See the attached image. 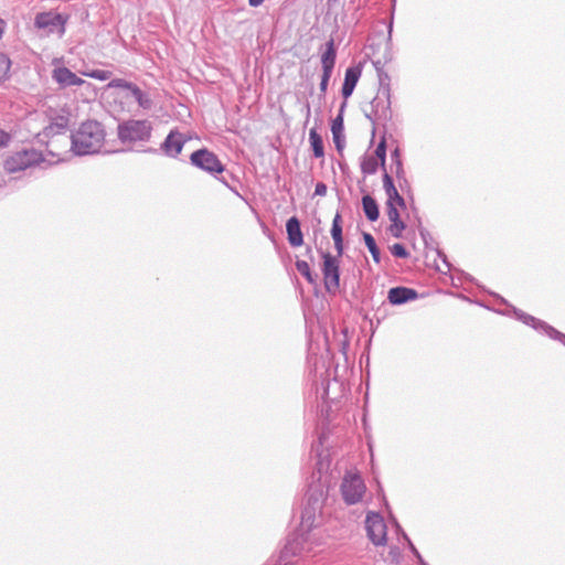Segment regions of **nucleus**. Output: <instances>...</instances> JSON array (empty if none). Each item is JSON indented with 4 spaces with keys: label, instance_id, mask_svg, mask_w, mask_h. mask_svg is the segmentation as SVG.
I'll return each instance as SVG.
<instances>
[{
    "label": "nucleus",
    "instance_id": "f257e3e1",
    "mask_svg": "<svg viewBox=\"0 0 565 565\" xmlns=\"http://www.w3.org/2000/svg\"><path fill=\"white\" fill-rule=\"evenodd\" d=\"M105 141V130L96 120L81 124L70 136L71 150L77 156H88L99 152Z\"/></svg>",
    "mask_w": 565,
    "mask_h": 565
},
{
    "label": "nucleus",
    "instance_id": "f03ea898",
    "mask_svg": "<svg viewBox=\"0 0 565 565\" xmlns=\"http://www.w3.org/2000/svg\"><path fill=\"white\" fill-rule=\"evenodd\" d=\"M70 117L71 114L66 109H61L60 111L51 109L49 113V125L38 134L39 140L46 143L47 151L53 157H56V161L63 160V157L57 151L56 142L58 140H54V137L63 136L64 147H67L70 137L65 136V134L70 125Z\"/></svg>",
    "mask_w": 565,
    "mask_h": 565
},
{
    "label": "nucleus",
    "instance_id": "7ed1b4c3",
    "mask_svg": "<svg viewBox=\"0 0 565 565\" xmlns=\"http://www.w3.org/2000/svg\"><path fill=\"white\" fill-rule=\"evenodd\" d=\"M385 79H387V75L380 74V88L377 94L370 103V109L364 110L365 117L372 124L384 125L392 118L390 86L384 83Z\"/></svg>",
    "mask_w": 565,
    "mask_h": 565
},
{
    "label": "nucleus",
    "instance_id": "20e7f679",
    "mask_svg": "<svg viewBox=\"0 0 565 565\" xmlns=\"http://www.w3.org/2000/svg\"><path fill=\"white\" fill-rule=\"evenodd\" d=\"M151 122L143 119H129L118 125V138L122 143L145 142L151 137Z\"/></svg>",
    "mask_w": 565,
    "mask_h": 565
},
{
    "label": "nucleus",
    "instance_id": "39448f33",
    "mask_svg": "<svg viewBox=\"0 0 565 565\" xmlns=\"http://www.w3.org/2000/svg\"><path fill=\"white\" fill-rule=\"evenodd\" d=\"M67 20V15H63L58 12H41L35 15L34 26L42 32V35L47 36L56 34L62 38L65 33V24Z\"/></svg>",
    "mask_w": 565,
    "mask_h": 565
},
{
    "label": "nucleus",
    "instance_id": "423d86ee",
    "mask_svg": "<svg viewBox=\"0 0 565 565\" xmlns=\"http://www.w3.org/2000/svg\"><path fill=\"white\" fill-rule=\"evenodd\" d=\"M43 154L35 149H24L9 157L4 162V169L10 172L23 171L43 162Z\"/></svg>",
    "mask_w": 565,
    "mask_h": 565
},
{
    "label": "nucleus",
    "instance_id": "0eeeda50",
    "mask_svg": "<svg viewBox=\"0 0 565 565\" xmlns=\"http://www.w3.org/2000/svg\"><path fill=\"white\" fill-rule=\"evenodd\" d=\"M366 487L358 472L348 471L341 483L343 500L348 504H355L362 500Z\"/></svg>",
    "mask_w": 565,
    "mask_h": 565
},
{
    "label": "nucleus",
    "instance_id": "6e6552de",
    "mask_svg": "<svg viewBox=\"0 0 565 565\" xmlns=\"http://www.w3.org/2000/svg\"><path fill=\"white\" fill-rule=\"evenodd\" d=\"M190 162L195 168L213 175L224 171V166L217 156L205 148L192 152L190 156Z\"/></svg>",
    "mask_w": 565,
    "mask_h": 565
},
{
    "label": "nucleus",
    "instance_id": "1a4fd4ad",
    "mask_svg": "<svg viewBox=\"0 0 565 565\" xmlns=\"http://www.w3.org/2000/svg\"><path fill=\"white\" fill-rule=\"evenodd\" d=\"M322 274L326 290L330 294H335L340 287L339 260L329 253H322Z\"/></svg>",
    "mask_w": 565,
    "mask_h": 565
},
{
    "label": "nucleus",
    "instance_id": "9d476101",
    "mask_svg": "<svg viewBox=\"0 0 565 565\" xmlns=\"http://www.w3.org/2000/svg\"><path fill=\"white\" fill-rule=\"evenodd\" d=\"M318 470L317 472L312 473V481L309 483L307 493H306V502H309L311 504L323 507L326 497H327V489H326V481H322L323 473V462L320 460L318 463Z\"/></svg>",
    "mask_w": 565,
    "mask_h": 565
},
{
    "label": "nucleus",
    "instance_id": "9b49d317",
    "mask_svg": "<svg viewBox=\"0 0 565 565\" xmlns=\"http://www.w3.org/2000/svg\"><path fill=\"white\" fill-rule=\"evenodd\" d=\"M513 313L515 318L522 321L526 326H531L533 329L539 332L545 333L547 337L561 341L565 345V334L554 329L552 326L546 322L536 319L535 317L527 315L516 308H513Z\"/></svg>",
    "mask_w": 565,
    "mask_h": 565
},
{
    "label": "nucleus",
    "instance_id": "f8f14e48",
    "mask_svg": "<svg viewBox=\"0 0 565 565\" xmlns=\"http://www.w3.org/2000/svg\"><path fill=\"white\" fill-rule=\"evenodd\" d=\"M365 527L370 540L375 545H383L386 542V525L379 513L371 512L366 515Z\"/></svg>",
    "mask_w": 565,
    "mask_h": 565
},
{
    "label": "nucleus",
    "instance_id": "ddd939ff",
    "mask_svg": "<svg viewBox=\"0 0 565 565\" xmlns=\"http://www.w3.org/2000/svg\"><path fill=\"white\" fill-rule=\"evenodd\" d=\"M186 138L178 130H171L161 145L162 151L171 158H175L183 149Z\"/></svg>",
    "mask_w": 565,
    "mask_h": 565
},
{
    "label": "nucleus",
    "instance_id": "4468645a",
    "mask_svg": "<svg viewBox=\"0 0 565 565\" xmlns=\"http://www.w3.org/2000/svg\"><path fill=\"white\" fill-rule=\"evenodd\" d=\"M417 298L418 294L415 289L402 286L391 288L387 294V300L393 306L404 305Z\"/></svg>",
    "mask_w": 565,
    "mask_h": 565
},
{
    "label": "nucleus",
    "instance_id": "2eb2a0df",
    "mask_svg": "<svg viewBox=\"0 0 565 565\" xmlns=\"http://www.w3.org/2000/svg\"><path fill=\"white\" fill-rule=\"evenodd\" d=\"M52 78L62 87L81 86L85 83L67 67H56L53 70Z\"/></svg>",
    "mask_w": 565,
    "mask_h": 565
},
{
    "label": "nucleus",
    "instance_id": "dca6fc26",
    "mask_svg": "<svg viewBox=\"0 0 565 565\" xmlns=\"http://www.w3.org/2000/svg\"><path fill=\"white\" fill-rule=\"evenodd\" d=\"M383 189L387 196L386 204H393V206L406 209L405 200L402 195H399L396 186L394 185L392 177L387 173V171L383 174Z\"/></svg>",
    "mask_w": 565,
    "mask_h": 565
},
{
    "label": "nucleus",
    "instance_id": "f3484780",
    "mask_svg": "<svg viewBox=\"0 0 565 565\" xmlns=\"http://www.w3.org/2000/svg\"><path fill=\"white\" fill-rule=\"evenodd\" d=\"M386 212H387V217L391 222V225L388 227L390 233L394 237L401 238L403 231L406 228V225L401 220L398 207L393 206V204H386Z\"/></svg>",
    "mask_w": 565,
    "mask_h": 565
},
{
    "label": "nucleus",
    "instance_id": "a211bd4d",
    "mask_svg": "<svg viewBox=\"0 0 565 565\" xmlns=\"http://www.w3.org/2000/svg\"><path fill=\"white\" fill-rule=\"evenodd\" d=\"M361 73H362V70L360 66H351V67L347 68L344 82H343L342 89H341L342 96L345 99L352 95V93L359 82V78L361 76Z\"/></svg>",
    "mask_w": 565,
    "mask_h": 565
},
{
    "label": "nucleus",
    "instance_id": "6ab92c4d",
    "mask_svg": "<svg viewBox=\"0 0 565 565\" xmlns=\"http://www.w3.org/2000/svg\"><path fill=\"white\" fill-rule=\"evenodd\" d=\"M345 107V103L342 104L340 114L332 120L331 124V132L333 137V142L335 145V148L339 152H341L344 148V126H343V116L342 111Z\"/></svg>",
    "mask_w": 565,
    "mask_h": 565
},
{
    "label": "nucleus",
    "instance_id": "aec40b11",
    "mask_svg": "<svg viewBox=\"0 0 565 565\" xmlns=\"http://www.w3.org/2000/svg\"><path fill=\"white\" fill-rule=\"evenodd\" d=\"M288 242L291 246L298 247L303 244V235L300 228V222L296 216L290 217L286 223Z\"/></svg>",
    "mask_w": 565,
    "mask_h": 565
},
{
    "label": "nucleus",
    "instance_id": "412c9836",
    "mask_svg": "<svg viewBox=\"0 0 565 565\" xmlns=\"http://www.w3.org/2000/svg\"><path fill=\"white\" fill-rule=\"evenodd\" d=\"M335 57H337V50L334 46V41H333V39H330L326 43V50L321 55L322 71L332 73L334 65H335Z\"/></svg>",
    "mask_w": 565,
    "mask_h": 565
},
{
    "label": "nucleus",
    "instance_id": "4be33fe9",
    "mask_svg": "<svg viewBox=\"0 0 565 565\" xmlns=\"http://www.w3.org/2000/svg\"><path fill=\"white\" fill-rule=\"evenodd\" d=\"M126 98L131 97L134 98L140 108L142 109H150L152 106V100L149 97V95L145 92H142L137 85L134 84L131 89L126 93Z\"/></svg>",
    "mask_w": 565,
    "mask_h": 565
},
{
    "label": "nucleus",
    "instance_id": "5701e85b",
    "mask_svg": "<svg viewBox=\"0 0 565 565\" xmlns=\"http://www.w3.org/2000/svg\"><path fill=\"white\" fill-rule=\"evenodd\" d=\"M362 207L366 218L374 222L380 216L379 205L376 201L369 194L362 198Z\"/></svg>",
    "mask_w": 565,
    "mask_h": 565
},
{
    "label": "nucleus",
    "instance_id": "b1692460",
    "mask_svg": "<svg viewBox=\"0 0 565 565\" xmlns=\"http://www.w3.org/2000/svg\"><path fill=\"white\" fill-rule=\"evenodd\" d=\"M309 141L316 158H322L324 156V147L322 137L317 132L315 128L309 131Z\"/></svg>",
    "mask_w": 565,
    "mask_h": 565
},
{
    "label": "nucleus",
    "instance_id": "393cba45",
    "mask_svg": "<svg viewBox=\"0 0 565 565\" xmlns=\"http://www.w3.org/2000/svg\"><path fill=\"white\" fill-rule=\"evenodd\" d=\"M363 239L365 242V245H366L369 252L372 255L373 260L375 263H380V260H381L380 249L375 243L374 237L370 233H363Z\"/></svg>",
    "mask_w": 565,
    "mask_h": 565
},
{
    "label": "nucleus",
    "instance_id": "a878e982",
    "mask_svg": "<svg viewBox=\"0 0 565 565\" xmlns=\"http://www.w3.org/2000/svg\"><path fill=\"white\" fill-rule=\"evenodd\" d=\"M379 163L376 157H364L361 162V170L364 174H374L377 171Z\"/></svg>",
    "mask_w": 565,
    "mask_h": 565
},
{
    "label": "nucleus",
    "instance_id": "bb28decb",
    "mask_svg": "<svg viewBox=\"0 0 565 565\" xmlns=\"http://www.w3.org/2000/svg\"><path fill=\"white\" fill-rule=\"evenodd\" d=\"M295 266L309 284L316 282V276L311 273L310 266L306 260L298 259Z\"/></svg>",
    "mask_w": 565,
    "mask_h": 565
},
{
    "label": "nucleus",
    "instance_id": "cd10ccee",
    "mask_svg": "<svg viewBox=\"0 0 565 565\" xmlns=\"http://www.w3.org/2000/svg\"><path fill=\"white\" fill-rule=\"evenodd\" d=\"M377 158V161L381 163L382 168L385 169V162H386V141L383 138L376 146L374 156ZM386 170H384L385 172Z\"/></svg>",
    "mask_w": 565,
    "mask_h": 565
},
{
    "label": "nucleus",
    "instance_id": "c85d7f7f",
    "mask_svg": "<svg viewBox=\"0 0 565 565\" xmlns=\"http://www.w3.org/2000/svg\"><path fill=\"white\" fill-rule=\"evenodd\" d=\"M342 218L340 213H337L332 221V227H331V236L334 239H341L342 236V225H341Z\"/></svg>",
    "mask_w": 565,
    "mask_h": 565
},
{
    "label": "nucleus",
    "instance_id": "c756f323",
    "mask_svg": "<svg viewBox=\"0 0 565 565\" xmlns=\"http://www.w3.org/2000/svg\"><path fill=\"white\" fill-rule=\"evenodd\" d=\"M10 66L11 61L9 57L6 54L0 53V82L7 77Z\"/></svg>",
    "mask_w": 565,
    "mask_h": 565
},
{
    "label": "nucleus",
    "instance_id": "7c9ffc66",
    "mask_svg": "<svg viewBox=\"0 0 565 565\" xmlns=\"http://www.w3.org/2000/svg\"><path fill=\"white\" fill-rule=\"evenodd\" d=\"M84 75L98 81H106L110 78L111 72L106 70H93L84 73Z\"/></svg>",
    "mask_w": 565,
    "mask_h": 565
},
{
    "label": "nucleus",
    "instance_id": "2f4dec72",
    "mask_svg": "<svg viewBox=\"0 0 565 565\" xmlns=\"http://www.w3.org/2000/svg\"><path fill=\"white\" fill-rule=\"evenodd\" d=\"M132 86H134V83L127 82L126 79H122V78L111 79L107 85L108 88H122L126 92H129Z\"/></svg>",
    "mask_w": 565,
    "mask_h": 565
},
{
    "label": "nucleus",
    "instance_id": "473e14b6",
    "mask_svg": "<svg viewBox=\"0 0 565 565\" xmlns=\"http://www.w3.org/2000/svg\"><path fill=\"white\" fill-rule=\"evenodd\" d=\"M391 253L398 258H406L409 255L404 245L399 243H396L391 247Z\"/></svg>",
    "mask_w": 565,
    "mask_h": 565
},
{
    "label": "nucleus",
    "instance_id": "72a5a7b5",
    "mask_svg": "<svg viewBox=\"0 0 565 565\" xmlns=\"http://www.w3.org/2000/svg\"><path fill=\"white\" fill-rule=\"evenodd\" d=\"M331 75H332L331 72L322 71L321 82H320V85H319L320 92L322 94H324L327 92L328 84H329Z\"/></svg>",
    "mask_w": 565,
    "mask_h": 565
},
{
    "label": "nucleus",
    "instance_id": "f704fd0d",
    "mask_svg": "<svg viewBox=\"0 0 565 565\" xmlns=\"http://www.w3.org/2000/svg\"><path fill=\"white\" fill-rule=\"evenodd\" d=\"M392 167L395 168L396 178L398 180H401V179L405 180V171H404V168H403V162L402 161H397V162L393 163Z\"/></svg>",
    "mask_w": 565,
    "mask_h": 565
},
{
    "label": "nucleus",
    "instance_id": "c9c22d12",
    "mask_svg": "<svg viewBox=\"0 0 565 565\" xmlns=\"http://www.w3.org/2000/svg\"><path fill=\"white\" fill-rule=\"evenodd\" d=\"M327 194V185L323 182H318L315 189V195L324 196Z\"/></svg>",
    "mask_w": 565,
    "mask_h": 565
},
{
    "label": "nucleus",
    "instance_id": "e433bc0d",
    "mask_svg": "<svg viewBox=\"0 0 565 565\" xmlns=\"http://www.w3.org/2000/svg\"><path fill=\"white\" fill-rule=\"evenodd\" d=\"M334 248L338 253V256H341L343 254V238L341 239H334Z\"/></svg>",
    "mask_w": 565,
    "mask_h": 565
},
{
    "label": "nucleus",
    "instance_id": "4c0bfd02",
    "mask_svg": "<svg viewBox=\"0 0 565 565\" xmlns=\"http://www.w3.org/2000/svg\"><path fill=\"white\" fill-rule=\"evenodd\" d=\"M10 140V136L0 129V147L7 146Z\"/></svg>",
    "mask_w": 565,
    "mask_h": 565
},
{
    "label": "nucleus",
    "instance_id": "58836bf2",
    "mask_svg": "<svg viewBox=\"0 0 565 565\" xmlns=\"http://www.w3.org/2000/svg\"><path fill=\"white\" fill-rule=\"evenodd\" d=\"M391 159H392V164L397 162V161H402L401 159V153H399V149L398 148H395L392 153H391Z\"/></svg>",
    "mask_w": 565,
    "mask_h": 565
},
{
    "label": "nucleus",
    "instance_id": "ea45409f",
    "mask_svg": "<svg viewBox=\"0 0 565 565\" xmlns=\"http://www.w3.org/2000/svg\"><path fill=\"white\" fill-rule=\"evenodd\" d=\"M405 539L408 541V544H409V547L411 550L413 551V553L417 556V558L419 561H422V557L419 555V553L417 552V550L415 548V546L412 544V542L407 539V536L405 535Z\"/></svg>",
    "mask_w": 565,
    "mask_h": 565
},
{
    "label": "nucleus",
    "instance_id": "a19ab883",
    "mask_svg": "<svg viewBox=\"0 0 565 565\" xmlns=\"http://www.w3.org/2000/svg\"><path fill=\"white\" fill-rule=\"evenodd\" d=\"M265 0H248L250 7H259Z\"/></svg>",
    "mask_w": 565,
    "mask_h": 565
},
{
    "label": "nucleus",
    "instance_id": "79ce46f5",
    "mask_svg": "<svg viewBox=\"0 0 565 565\" xmlns=\"http://www.w3.org/2000/svg\"><path fill=\"white\" fill-rule=\"evenodd\" d=\"M306 115H307V119H308L310 116V105L309 104L306 105Z\"/></svg>",
    "mask_w": 565,
    "mask_h": 565
},
{
    "label": "nucleus",
    "instance_id": "37998d69",
    "mask_svg": "<svg viewBox=\"0 0 565 565\" xmlns=\"http://www.w3.org/2000/svg\"><path fill=\"white\" fill-rule=\"evenodd\" d=\"M420 235L423 238H425L426 232L424 230L420 231Z\"/></svg>",
    "mask_w": 565,
    "mask_h": 565
},
{
    "label": "nucleus",
    "instance_id": "c03bdc74",
    "mask_svg": "<svg viewBox=\"0 0 565 565\" xmlns=\"http://www.w3.org/2000/svg\"><path fill=\"white\" fill-rule=\"evenodd\" d=\"M444 263L446 264V266L448 267V264H447V259L444 257Z\"/></svg>",
    "mask_w": 565,
    "mask_h": 565
}]
</instances>
